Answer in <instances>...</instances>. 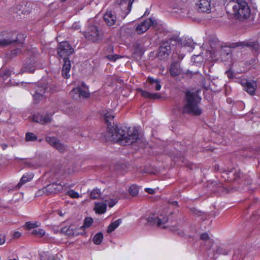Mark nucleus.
Here are the masks:
<instances>
[{
    "label": "nucleus",
    "mask_w": 260,
    "mask_h": 260,
    "mask_svg": "<svg viewBox=\"0 0 260 260\" xmlns=\"http://www.w3.org/2000/svg\"><path fill=\"white\" fill-rule=\"evenodd\" d=\"M114 116L110 114L105 115V121L107 124V132L106 138L107 140L116 142L121 145L132 144L141 141L139 138L138 131L135 127H118L111 125Z\"/></svg>",
    "instance_id": "1"
},
{
    "label": "nucleus",
    "mask_w": 260,
    "mask_h": 260,
    "mask_svg": "<svg viewBox=\"0 0 260 260\" xmlns=\"http://www.w3.org/2000/svg\"><path fill=\"white\" fill-rule=\"evenodd\" d=\"M201 100L198 92H186L184 104L181 109L182 113L193 116L201 115L203 113L202 108L199 106Z\"/></svg>",
    "instance_id": "2"
},
{
    "label": "nucleus",
    "mask_w": 260,
    "mask_h": 260,
    "mask_svg": "<svg viewBox=\"0 0 260 260\" xmlns=\"http://www.w3.org/2000/svg\"><path fill=\"white\" fill-rule=\"evenodd\" d=\"M234 14L238 18H246L249 17L250 10L245 0H236L232 3Z\"/></svg>",
    "instance_id": "3"
},
{
    "label": "nucleus",
    "mask_w": 260,
    "mask_h": 260,
    "mask_svg": "<svg viewBox=\"0 0 260 260\" xmlns=\"http://www.w3.org/2000/svg\"><path fill=\"white\" fill-rule=\"evenodd\" d=\"M84 37L93 43L100 42L103 38V34L100 32L98 27L94 25L88 26L85 31L83 32Z\"/></svg>",
    "instance_id": "4"
},
{
    "label": "nucleus",
    "mask_w": 260,
    "mask_h": 260,
    "mask_svg": "<svg viewBox=\"0 0 260 260\" xmlns=\"http://www.w3.org/2000/svg\"><path fill=\"white\" fill-rule=\"evenodd\" d=\"M43 65V63L39 61L37 55L33 54L26 60L23 70L25 72L33 73L36 69L42 68Z\"/></svg>",
    "instance_id": "5"
},
{
    "label": "nucleus",
    "mask_w": 260,
    "mask_h": 260,
    "mask_svg": "<svg viewBox=\"0 0 260 260\" xmlns=\"http://www.w3.org/2000/svg\"><path fill=\"white\" fill-rule=\"evenodd\" d=\"M34 89L35 91L33 94L34 99L38 101L42 99L46 93L49 92L51 88L47 82L42 81L35 85Z\"/></svg>",
    "instance_id": "6"
},
{
    "label": "nucleus",
    "mask_w": 260,
    "mask_h": 260,
    "mask_svg": "<svg viewBox=\"0 0 260 260\" xmlns=\"http://www.w3.org/2000/svg\"><path fill=\"white\" fill-rule=\"evenodd\" d=\"M64 187V186H63L60 184L52 183L48 185L45 187L38 190L37 192V195L38 196H40L43 194L47 196L55 194L61 191L63 189Z\"/></svg>",
    "instance_id": "7"
},
{
    "label": "nucleus",
    "mask_w": 260,
    "mask_h": 260,
    "mask_svg": "<svg viewBox=\"0 0 260 260\" xmlns=\"http://www.w3.org/2000/svg\"><path fill=\"white\" fill-rule=\"evenodd\" d=\"M210 45L211 49V50H210V53L212 55H214V57L218 54L220 55H224L229 54L230 49L226 47H221L219 42H218V40L216 39L210 40Z\"/></svg>",
    "instance_id": "8"
},
{
    "label": "nucleus",
    "mask_w": 260,
    "mask_h": 260,
    "mask_svg": "<svg viewBox=\"0 0 260 260\" xmlns=\"http://www.w3.org/2000/svg\"><path fill=\"white\" fill-rule=\"evenodd\" d=\"M74 50L67 41L62 42L57 48L58 56L63 59L68 58V56L73 54Z\"/></svg>",
    "instance_id": "9"
},
{
    "label": "nucleus",
    "mask_w": 260,
    "mask_h": 260,
    "mask_svg": "<svg viewBox=\"0 0 260 260\" xmlns=\"http://www.w3.org/2000/svg\"><path fill=\"white\" fill-rule=\"evenodd\" d=\"M147 220L150 225H156L158 227L165 228V224L168 222V218L167 216L161 214L159 216L152 214L147 218Z\"/></svg>",
    "instance_id": "10"
},
{
    "label": "nucleus",
    "mask_w": 260,
    "mask_h": 260,
    "mask_svg": "<svg viewBox=\"0 0 260 260\" xmlns=\"http://www.w3.org/2000/svg\"><path fill=\"white\" fill-rule=\"evenodd\" d=\"M70 95L74 100L79 101L82 99L88 98L90 93L88 89H83L81 87H77L70 91Z\"/></svg>",
    "instance_id": "11"
},
{
    "label": "nucleus",
    "mask_w": 260,
    "mask_h": 260,
    "mask_svg": "<svg viewBox=\"0 0 260 260\" xmlns=\"http://www.w3.org/2000/svg\"><path fill=\"white\" fill-rule=\"evenodd\" d=\"M156 21L154 18L150 17L138 24L136 27L135 31L139 34H142L146 32L151 26L156 25Z\"/></svg>",
    "instance_id": "12"
},
{
    "label": "nucleus",
    "mask_w": 260,
    "mask_h": 260,
    "mask_svg": "<svg viewBox=\"0 0 260 260\" xmlns=\"http://www.w3.org/2000/svg\"><path fill=\"white\" fill-rule=\"evenodd\" d=\"M196 5L199 12L207 13L211 12L210 0H198Z\"/></svg>",
    "instance_id": "13"
},
{
    "label": "nucleus",
    "mask_w": 260,
    "mask_h": 260,
    "mask_svg": "<svg viewBox=\"0 0 260 260\" xmlns=\"http://www.w3.org/2000/svg\"><path fill=\"white\" fill-rule=\"evenodd\" d=\"M171 52V45L169 41L163 42L159 48L158 56L160 59H166Z\"/></svg>",
    "instance_id": "14"
},
{
    "label": "nucleus",
    "mask_w": 260,
    "mask_h": 260,
    "mask_svg": "<svg viewBox=\"0 0 260 260\" xmlns=\"http://www.w3.org/2000/svg\"><path fill=\"white\" fill-rule=\"evenodd\" d=\"M46 141L49 143L51 146L58 150L60 152H63L66 149L65 146L60 143L58 140L55 137H47L45 139Z\"/></svg>",
    "instance_id": "15"
},
{
    "label": "nucleus",
    "mask_w": 260,
    "mask_h": 260,
    "mask_svg": "<svg viewBox=\"0 0 260 260\" xmlns=\"http://www.w3.org/2000/svg\"><path fill=\"white\" fill-rule=\"evenodd\" d=\"M134 0H120L119 6L120 8L124 11V13L122 15L123 18L129 13L131 10L132 5Z\"/></svg>",
    "instance_id": "16"
},
{
    "label": "nucleus",
    "mask_w": 260,
    "mask_h": 260,
    "mask_svg": "<svg viewBox=\"0 0 260 260\" xmlns=\"http://www.w3.org/2000/svg\"><path fill=\"white\" fill-rule=\"evenodd\" d=\"M32 120L34 122L45 124L51 122V116L48 113L45 114H37L33 116Z\"/></svg>",
    "instance_id": "17"
},
{
    "label": "nucleus",
    "mask_w": 260,
    "mask_h": 260,
    "mask_svg": "<svg viewBox=\"0 0 260 260\" xmlns=\"http://www.w3.org/2000/svg\"><path fill=\"white\" fill-rule=\"evenodd\" d=\"M63 64L62 69V75L64 78L68 79L70 77L71 61L68 58L63 59Z\"/></svg>",
    "instance_id": "18"
},
{
    "label": "nucleus",
    "mask_w": 260,
    "mask_h": 260,
    "mask_svg": "<svg viewBox=\"0 0 260 260\" xmlns=\"http://www.w3.org/2000/svg\"><path fill=\"white\" fill-rule=\"evenodd\" d=\"M14 34H10L4 38L0 39V46L5 47L12 43L17 42V38L12 37Z\"/></svg>",
    "instance_id": "19"
},
{
    "label": "nucleus",
    "mask_w": 260,
    "mask_h": 260,
    "mask_svg": "<svg viewBox=\"0 0 260 260\" xmlns=\"http://www.w3.org/2000/svg\"><path fill=\"white\" fill-rule=\"evenodd\" d=\"M104 20L108 25L112 26L115 23L116 17L111 11H107L104 16Z\"/></svg>",
    "instance_id": "20"
},
{
    "label": "nucleus",
    "mask_w": 260,
    "mask_h": 260,
    "mask_svg": "<svg viewBox=\"0 0 260 260\" xmlns=\"http://www.w3.org/2000/svg\"><path fill=\"white\" fill-rule=\"evenodd\" d=\"M170 73L171 76L175 77L179 76L182 73V70L180 65L177 62H173L171 64L170 68Z\"/></svg>",
    "instance_id": "21"
},
{
    "label": "nucleus",
    "mask_w": 260,
    "mask_h": 260,
    "mask_svg": "<svg viewBox=\"0 0 260 260\" xmlns=\"http://www.w3.org/2000/svg\"><path fill=\"white\" fill-rule=\"evenodd\" d=\"M141 95L145 98L149 99H159L161 98L160 95L157 93H150L141 89H138Z\"/></svg>",
    "instance_id": "22"
},
{
    "label": "nucleus",
    "mask_w": 260,
    "mask_h": 260,
    "mask_svg": "<svg viewBox=\"0 0 260 260\" xmlns=\"http://www.w3.org/2000/svg\"><path fill=\"white\" fill-rule=\"evenodd\" d=\"M244 89L250 94L253 95L256 87V83L255 81L246 82L244 86Z\"/></svg>",
    "instance_id": "23"
},
{
    "label": "nucleus",
    "mask_w": 260,
    "mask_h": 260,
    "mask_svg": "<svg viewBox=\"0 0 260 260\" xmlns=\"http://www.w3.org/2000/svg\"><path fill=\"white\" fill-rule=\"evenodd\" d=\"M147 81L150 84V89H154L157 91H158L160 89L161 86L160 84L159 81L158 79H155L152 77H149L147 78Z\"/></svg>",
    "instance_id": "24"
},
{
    "label": "nucleus",
    "mask_w": 260,
    "mask_h": 260,
    "mask_svg": "<svg viewBox=\"0 0 260 260\" xmlns=\"http://www.w3.org/2000/svg\"><path fill=\"white\" fill-rule=\"evenodd\" d=\"M107 209V204L104 203H95L94 210L99 214L104 213Z\"/></svg>",
    "instance_id": "25"
},
{
    "label": "nucleus",
    "mask_w": 260,
    "mask_h": 260,
    "mask_svg": "<svg viewBox=\"0 0 260 260\" xmlns=\"http://www.w3.org/2000/svg\"><path fill=\"white\" fill-rule=\"evenodd\" d=\"M34 177V175L31 173L24 175L21 178L19 182L18 183L17 187L20 188L22 185L27 182L30 181Z\"/></svg>",
    "instance_id": "26"
},
{
    "label": "nucleus",
    "mask_w": 260,
    "mask_h": 260,
    "mask_svg": "<svg viewBox=\"0 0 260 260\" xmlns=\"http://www.w3.org/2000/svg\"><path fill=\"white\" fill-rule=\"evenodd\" d=\"M60 232L69 236H75V234H77L73 226L63 227L61 229Z\"/></svg>",
    "instance_id": "27"
},
{
    "label": "nucleus",
    "mask_w": 260,
    "mask_h": 260,
    "mask_svg": "<svg viewBox=\"0 0 260 260\" xmlns=\"http://www.w3.org/2000/svg\"><path fill=\"white\" fill-rule=\"evenodd\" d=\"M122 222L121 219H118L111 223L108 226L107 233H111L113 232Z\"/></svg>",
    "instance_id": "28"
},
{
    "label": "nucleus",
    "mask_w": 260,
    "mask_h": 260,
    "mask_svg": "<svg viewBox=\"0 0 260 260\" xmlns=\"http://www.w3.org/2000/svg\"><path fill=\"white\" fill-rule=\"evenodd\" d=\"M103 239V235L102 233L99 232L95 234L93 238V241L95 244H100Z\"/></svg>",
    "instance_id": "29"
},
{
    "label": "nucleus",
    "mask_w": 260,
    "mask_h": 260,
    "mask_svg": "<svg viewBox=\"0 0 260 260\" xmlns=\"http://www.w3.org/2000/svg\"><path fill=\"white\" fill-rule=\"evenodd\" d=\"M128 192L131 196H136L139 193L138 187L136 185H131L129 188Z\"/></svg>",
    "instance_id": "30"
},
{
    "label": "nucleus",
    "mask_w": 260,
    "mask_h": 260,
    "mask_svg": "<svg viewBox=\"0 0 260 260\" xmlns=\"http://www.w3.org/2000/svg\"><path fill=\"white\" fill-rule=\"evenodd\" d=\"M101 190L98 188L94 189L90 193V198L95 200L99 199L101 196Z\"/></svg>",
    "instance_id": "31"
},
{
    "label": "nucleus",
    "mask_w": 260,
    "mask_h": 260,
    "mask_svg": "<svg viewBox=\"0 0 260 260\" xmlns=\"http://www.w3.org/2000/svg\"><path fill=\"white\" fill-rule=\"evenodd\" d=\"M132 32V28L128 27H122L120 30L121 34L123 36H130Z\"/></svg>",
    "instance_id": "32"
},
{
    "label": "nucleus",
    "mask_w": 260,
    "mask_h": 260,
    "mask_svg": "<svg viewBox=\"0 0 260 260\" xmlns=\"http://www.w3.org/2000/svg\"><path fill=\"white\" fill-rule=\"evenodd\" d=\"M31 234L38 237H42L45 234V232L43 229H34L31 232Z\"/></svg>",
    "instance_id": "33"
},
{
    "label": "nucleus",
    "mask_w": 260,
    "mask_h": 260,
    "mask_svg": "<svg viewBox=\"0 0 260 260\" xmlns=\"http://www.w3.org/2000/svg\"><path fill=\"white\" fill-rule=\"evenodd\" d=\"M93 223V219L91 217H86L84 219V222L83 226H82V228H83L84 229L88 228H89Z\"/></svg>",
    "instance_id": "34"
},
{
    "label": "nucleus",
    "mask_w": 260,
    "mask_h": 260,
    "mask_svg": "<svg viewBox=\"0 0 260 260\" xmlns=\"http://www.w3.org/2000/svg\"><path fill=\"white\" fill-rule=\"evenodd\" d=\"M37 137L32 133H27L25 135V140L26 141H35L37 140Z\"/></svg>",
    "instance_id": "35"
},
{
    "label": "nucleus",
    "mask_w": 260,
    "mask_h": 260,
    "mask_svg": "<svg viewBox=\"0 0 260 260\" xmlns=\"http://www.w3.org/2000/svg\"><path fill=\"white\" fill-rule=\"evenodd\" d=\"M66 194L70 197L74 199H77L81 197L77 191H75L73 189L68 190Z\"/></svg>",
    "instance_id": "36"
},
{
    "label": "nucleus",
    "mask_w": 260,
    "mask_h": 260,
    "mask_svg": "<svg viewBox=\"0 0 260 260\" xmlns=\"http://www.w3.org/2000/svg\"><path fill=\"white\" fill-rule=\"evenodd\" d=\"M110 61H115L117 59L122 57V56H120L117 54L108 55L106 56Z\"/></svg>",
    "instance_id": "37"
},
{
    "label": "nucleus",
    "mask_w": 260,
    "mask_h": 260,
    "mask_svg": "<svg viewBox=\"0 0 260 260\" xmlns=\"http://www.w3.org/2000/svg\"><path fill=\"white\" fill-rule=\"evenodd\" d=\"M174 40L175 41L177 42L178 44H180L182 45L186 46V43H185V40H183V39L181 38H178L177 37H175L173 38H171L170 40Z\"/></svg>",
    "instance_id": "38"
},
{
    "label": "nucleus",
    "mask_w": 260,
    "mask_h": 260,
    "mask_svg": "<svg viewBox=\"0 0 260 260\" xmlns=\"http://www.w3.org/2000/svg\"><path fill=\"white\" fill-rule=\"evenodd\" d=\"M26 226L28 229H34L36 227H38L39 225L38 224L37 222L36 223H31L30 222H27L25 223Z\"/></svg>",
    "instance_id": "39"
},
{
    "label": "nucleus",
    "mask_w": 260,
    "mask_h": 260,
    "mask_svg": "<svg viewBox=\"0 0 260 260\" xmlns=\"http://www.w3.org/2000/svg\"><path fill=\"white\" fill-rule=\"evenodd\" d=\"M201 239L203 240H207L209 239V235L207 233H205L201 235Z\"/></svg>",
    "instance_id": "40"
},
{
    "label": "nucleus",
    "mask_w": 260,
    "mask_h": 260,
    "mask_svg": "<svg viewBox=\"0 0 260 260\" xmlns=\"http://www.w3.org/2000/svg\"><path fill=\"white\" fill-rule=\"evenodd\" d=\"M117 200L115 199H112L109 202L108 205L109 207H113L116 203H117Z\"/></svg>",
    "instance_id": "41"
},
{
    "label": "nucleus",
    "mask_w": 260,
    "mask_h": 260,
    "mask_svg": "<svg viewBox=\"0 0 260 260\" xmlns=\"http://www.w3.org/2000/svg\"><path fill=\"white\" fill-rule=\"evenodd\" d=\"M5 242V235L3 234L0 235V245L3 244Z\"/></svg>",
    "instance_id": "42"
},
{
    "label": "nucleus",
    "mask_w": 260,
    "mask_h": 260,
    "mask_svg": "<svg viewBox=\"0 0 260 260\" xmlns=\"http://www.w3.org/2000/svg\"><path fill=\"white\" fill-rule=\"evenodd\" d=\"M145 191H146V192H147L150 194H153L155 192L153 189L150 188H145Z\"/></svg>",
    "instance_id": "43"
},
{
    "label": "nucleus",
    "mask_w": 260,
    "mask_h": 260,
    "mask_svg": "<svg viewBox=\"0 0 260 260\" xmlns=\"http://www.w3.org/2000/svg\"><path fill=\"white\" fill-rule=\"evenodd\" d=\"M13 236L14 238H18L21 236V233L18 231L15 232H14Z\"/></svg>",
    "instance_id": "44"
},
{
    "label": "nucleus",
    "mask_w": 260,
    "mask_h": 260,
    "mask_svg": "<svg viewBox=\"0 0 260 260\" xmlns=\"http://www.w3.org/2000/svg\"><path fill=\"white\" fill-rule=\"evenodd\" d=\"M20 52V50L19 49H15V50H13L12 51V54L13 55L18 54Z\"/></svg>",
    "instance_id": "45"
},
{
    "label": "nucleus",
    "mask_w": 260,
    "mask_h": 260,
    "mask_svg": "<svg viewBox=\"0 0 260 260\" xmlns=\"http://www.w3.org/2000/svg\"><path fill=\"white\" fill-rule=\"evenodd\" d=\"M79 87H81L83 89H88V87L84 82H82Z\"/></svg>",
    "instance_id": "46"
},
{
    "label": "nucleus",
    "mask_w": 260,
    "mask_h": 260,
    "mask_svg": "<svg viewBox=\"0 0 260 260\" xmlns=\"http://www.w3.org/2000/svg\"><path fill=\"white\" fill-rule=\"evenodd\" d=\"M226 74H227V75L229 78H231L233 76L232 73L229 71H226Z\"/></svg>",
    "instance_id": "47"
},
{
    "label": "nucleus",
    "mask_w": 260,
    "mask_h": 260,
    "mask_svg": "<svg viewBox=\"0 0 260 260\" xmlns=\"http://www.w3.org/2000/svg\"><path fill=\"white\" fill-rule=\"evenodd\" d=\"M1 146H2V147L3 150H5L7 148L8 145H7L6 144H2L1 145Z\"/></svg>",
    "instance_id": "48"
},
{
    "label": "nucleus",
    "mask_w": 260,
    "mask_h": 260,
    "mask_svg": "<svg viewBox=\"0 0 260 260\" xmlns=\"http://www.w3.org/2000/svg\"><path fill=\"white\" fill-rule=\"evenodd\" d=\"M4 75L6 76H7V77L9 76L10 75V71H6L5 72V75Z\"/></svg>",
    "instance_id": "49"
},
{
    "label": "nucleus",
    "mask_w": 260,
    "mask_h": 260,
    "mask_svg": "<svg viewBox=\"0 0 260 260\" xmlns=\"http://www.w3.org/2000/svg\"><path fill=\"white\" fill-rule=\"evenodd\" d=\"M171 204L173 205H174V206H177L178 205V202L177 201H173Z\"/></svg>",
    "instance_id": "50"
},
{
    "label": "nucleus",
    "mask_w": 260,
    "mask_h": 260,
    "mask_svg": "<svg viewBox=\"0 0 260 260\" xmlns=\"http://www.w3.org/2000/svg\"><path fill=\"white\" fill-rule=\"evenodd\" d=\"M57 212H58V214H59L60 216H63V214L62 213V212H61L58 211H57Z\"/></svg>",
    "instance_id": "51"
},
{
    "label": "nucleus",
    "mask_w": 260,
    "mask_h": 260,
    "mask_svg": "<svg viewBox=\"0 0 260 260\" xmlns=\"http://www.w3.org/2000/svg\"><path fill=\"white\" fill-rule=\"evenodd\" d=\"M49 259H51V260H53V259H54V258L53 257V256H51V257H50L49 258Z\"/></svg>",
    "instance_id": "52"
},
{
    "label": "nucleus",
    "mask_w": 260,
    "mask_h": 260,
    "mask_svg": "<svg viewBox=\"0 0 260 260\" xmlns=\"http://www.w3.org/2000/svg\"><path fill=\"white\" fill-rule=\"evenodd\" d=\"M179 58L182 59V58L183 57V56H179Z\"/></svg>",
    "instance_id": "53"
},
{
    "label": "nucleus",
    "mask_w": 260,
    "mask_h": 260,
    "mask_svg": "<svg viewBox=\"0 0 260 260\" xmlns=\"http://www.w3.org/2000/svg\"><path fill=\"white\" fill-rule=\"evenodd\" d=\"M1 79H2V77H0V80H1Z\"/></svg>",
    "instance_id": "54"
},
{
    "label": "nucleus",
    "mask_w": 260,
    "mask_h": 260,
    "mask_svg": "<svg viewBox=\"0 0 260 260\" xmlns=\"http://www.w3.org/2000/svg\"><path fill=\"white\" fill-rule=\"evenodd\" d=\"M10 260H16V259H10Z\"/></svg>",
    "instance_id": "55"
}]
</instances>
